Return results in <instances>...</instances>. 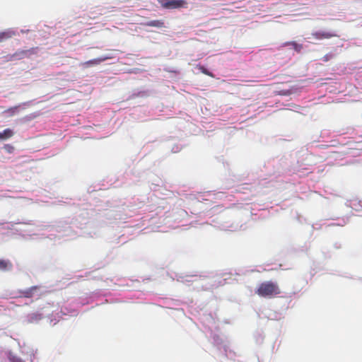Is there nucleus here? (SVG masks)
I'll return each instance as SVG.
<instances>
[{"label":"nucleus","mask_w":362,"mask_h":362,"mask_svg":"<svg viewBox=\"0 0 362 362\" xmlns=\"http://www.w3.org/2000/svg\"><path fill=\"white\" fill-rule=\"evenodd\" d=\"M256 293L261 297H273L281 293V290L277 284L269 281H265L259 284Z\"/></svg>","instance_id":"f257e3e1"},{"label":"nucleus","mask_w":362,"mask_h":362,"mask_svg":"<svg viewBox=\"0 0 362 362\" xmlns=\"http://www.w3.org/2000/svg\"><path fill=\"white\" fill-rule=\"evenodd\" d=\"M160 6L165 9H177L186 8L187 2L185 0H157Z\"/></svg>","instance_id":"f03ea898"},{"label":"nucleus","mask_w":362,"mask_h":362,"mask_svg":"<svg viewBox=\"0 0 362 362\" xmlns=\"http://www.w3.org/2000/svg\"><path fill=\"white\" fill-rule=\"evenodd\" d=\"M37 47H32L29 49H20L11 55H8V60H20L24 58H29L31 55L36 54Z\"/></svg>","instance_id":"7ed1b4c3"},{"label":"nucleus","mask_w":362,"mask_h":362,"mask_svg":"<svg viewBox=\"0 0 362 362\" xmlns=\"http://www.w3.org/2000/svg\"><path fill=\"white\" fill-rule=\"evenodd\" d=\"M112 59L110 56H103L101 57L93 59L85 62L81 63V66L84 68H88L93 66H96L100 64L101 62H105L107 59Z\"/></svg>","instance_id":"20e7f679"},{"label":"nucleus","mask_w":362,"mask_h":362,"mask_svg":"<svg viewBox=\"0 0 362 362\" xmlns=\"http://www.w3.org/2000/svg\"><path fill=\"white\" fill-rule=\"evenodd\" d=\"M312 35L316 40L329 39L337 36V35L334 33L322 30L314 32L312 33Z\"/></svg>","instance_id":"39448f33"},{"label":"nucleus","mask_w":362,"mask_h":362,"mask_svg":"<svg viewBox=\"0 0 362 362\" xmlns=\"http://www.w3.org/2000/svg\"><path fill=\"white\" fill-rule=\"evenodd\" d=\"M291 46L292 49L297 53H300L303 45L302 44L297 43L296 41H288L282 44L281 47Z\"/></svg>","instance_id":"423d86ee"},{"label":"nucleus","mask_w":362,"mask_h":362,"mask_svg":"<svg viewBox=\"0 0 362 362\" xmlns=\"http://www.w3.org/2000/svg\"><path fill=\"white\" fill-rule=\"evenodd\" d=\"M144 25L149 26V27H156L158 28H161L165 27V23L163 20H153L150 21L146 23H143Z\"/></svg>","instance_id":"0eeeda50"},{"label":"nucleus","mask_w":362,"mask_h":362,"mask_svg":"<svg viewBox=\"0 0 362 362\" xmlns=\"http://www.w3.org/2000/svg\"><path fill=\"white\" fill-rule=\"evenodd\" d=\"M38 288L37 286H32L30 288H28L25 290L21 291V293L23 297L25 298H31L33 297L34 292Z\"/></svg>","instance_id":"6e6552de"},{"label":"nucleus","mask_w":362,"mask_h":362,"mask_svg":"<svg viewBox=\"0 0 362 362\" xmlns=\"http://www.w3.org/2000/svg\"><path fill=\"white\" fill-rule=\"evenodd\" d=\"M14 132L11 129H6L2 132H0V140H6L12 137Z\"/></svg>","instance_id":"1a4fd4ad"},{"label":"nucleus","mask_w":362,"mask_h":362,"mask_svg":"<svg viewBox=\"0 0 362 362\" xmlns=\"http://www.w3.org/2000/svg\"><path fill=\"white\" fill-rule=\"evenodd\" d=\"M12 268V264L9 260L0 259V270L6 271Z\"/></svg>","instance_id":"9d476101"},{"label":"nucleus","mask_w":362,"mask_h":362,"mask_svg":"<svg viewBox=\"0 0 362 362\" xmlns=\"http://www.w3.org/2000/svg\"><path fill=\"white\" fill-rule=\"evenodd\" d=\"M19 107H20V105H16L14 107H9L7 110H4V113L8 114V116H13L14 115H16L17 113Z\"/></svg>","instance_id":"9b49d317"},{"label":"nucleus","mask_w":362,"mask_h":362,"mask_svg":"<svg viewBox=\"0 0 362 362\" xmlns=\"http://www.w3.org/2000/svg\"><path fill=\"white\" fill-rule=\"evenodd\" d=\"M13 35V32L8 31V32H4L0 33V42L5 39H8L12 37Z\"/></svg>","instance_id":"f8f14e48"},{"label":"nucleus","mask_w":362,"mask_h":362,"mask_svg":"<svg viewBox=\"0 0 362 362\" xmlns=\"http://www.w3.org/2000/svg\"><path fill=\"white\" fill-rule=\"evenodd\" d=\"M199 69H200V71H201L203 74H206V75H207V76H211V77H213V76H213V74H212V73H211V72H209V71L206 68H204V66H201V67L199 68Z\"/></svg>","instance_id":"ddd939ff"},{"label":"nucleus","mask_w":362,"mask_h":362,"mask_svg":"<svg viewBox=\"0 0 362 362\" xmlns=\"http://www.w3.org/2000/svg\"><path fill=\"white\" fill-rule=\"evenodd\" d=\"M332 57H333V54H325L323 57L322 59H323L324 62H328L329 60L332 59Z\"/></svg>","instance_id":"4468645a"},{"label":"nucleus","mask_w":362,"mask_h":362,"mask_svg":"<svg viewBox=\"0 0 362 362\" xmlns=\"http://www.w3.org/2000/svg\"><path fill=\"white\" fill-rule=\"evenodd\" d=\"M14 362H23L21 359H17Z\"/></svg>","instance_id":"2eb2a0df"}]
</instances>
